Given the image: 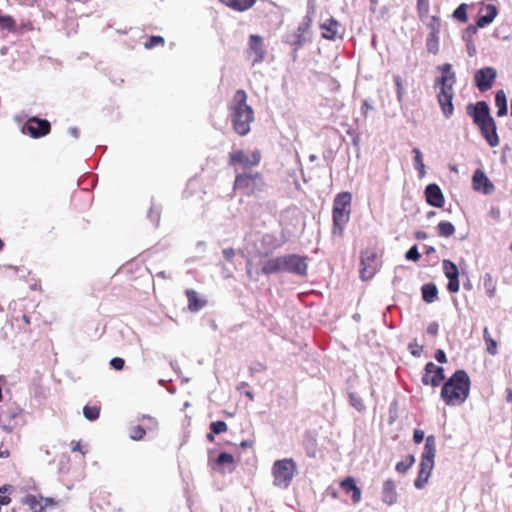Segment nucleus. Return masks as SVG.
Listing matches in <instances>:
<instances>
[{"mask_svg":"<svg viewBox=\"0 0 512 512\" xmlns=\"http://www.w3.org/2000/svg\"><path fill=\"white\" fill-rule=\"evenodd\" d=\"M285 272L295 273L298 275H305L307 271L306 258L291 254L285 255Z\"/></svg>","mask_w":512,"mask_h":512,"instance_id":"nucleus-10","label":"nucleus"},{"mask_svg":"<svg viewBox=\"0 0 512 512\" xmlns=\"http://www.w3.org/2000/svg\"><path fill=\"white\" fill-rule=\"evenodd\" d=\"M352 195L349 192L339 193L333 203V210L335 211H350Z\"/></svg>","mask_w":512,"mask_h":512,"instance_id":"nucleus-25","label":"nucleus"},{"mask_svg":"<svg viewBox=\"0 0 512 512\" xmlns=\"http://www.w3.org/2000/svg\"><path fill=\"white\" fill-rule=\"evenodd\" d=\"M497 77V71L493 67H484L476 71L474 80L476 87L485 92L489 90Z\"/></svg>","mask_w":512,"mask_h":512,"instance_id":"nucleus-6","label":"nucleus"},{"mask_svg":"<svg viewBox=\"0 0 512 512\" xmlns=\"http://www.w3.org/2000/svg\"><path fill=\"white\" fill-rule=\"evenodd\" d=\"M427 333L430 335H436L438 333V324L436 322H432L427 327Z\"/></svg>","mask_w":512,"mask_h":512,"instance_id":"nucleus-60","label":"nucleus"},{"mask_svg":"<svg viewBox=\"0 0 512 512\" xmlns=\"http://www.w3.org/2000/svg\"><path fill=\"white\" fill-rule=\"evenodd\" d=\"M486 343V349H487V352L490 354V355H496L497 354V342L492 338V339H488Z\"/></svg>","mask_w":512,"mask_h":512,"instance_id":"nucleus-55","label":"nucleus"},{"mask_svg":"<svg viewBox=\"0 0 512 512\" xmlns=\"http://www.w3.org/2000/svg\"><path fill=\"white\" fill-rule=\"evenodd\" d=\"M245 91H236L231 105V117L234 130L239 135H245L250 130V124L254 118L253 109L246 104Z\"/></svg>","mask_w":512,"mask_h":512,"instance_id":"nucleus-2","label":"nucleus"},{"mask_svg":"<svg viewBox=\"0 0 512 512\" xmlns=\"http://www.w3.org/2000/svg\"><path fill=\"white\" fill-rule=\"evenodd\" d=\"M435 359L440 362V363H446L447 362V358H446V354L445 352L442 350V349H438L435 353Z\"/></svg>","mask_w":512,"mask_h":512,"instance_id":"nucleus-59","label":"nucleus"},{"mask_svg":"<svg viewBox=\"0 0 512 512\" xmlns=\"http://www.w3.org/2000/svg\"><path fill=\"white\" fill-rule=\"evenodd\" d=\"M453 17L461 22L467 21V5L465 3L460 4L453 12Z\"/></svg>","mask_w":512,"mask_h":512,"instance_id":"nucleus-42","label":"nucleus"},{"mask_svg":"<svg viewBox=\"0 0 512 512\" xmlns=\"http://www.w3.org/2000/svg\"><path fill=\"white\" fill-rule=\"evenodd\" d=\"M427 203L433 207L440 208L444 205V195L437 184H429L425 188Z\"/></svg>","mask_w":512,"mask_h":512,"instance_id":"nucleus-12","label":"nucleus"},{"mask_svg":"<svg viewBox=\"0 0 512 512\" xmlns=\"http://www.w3.org/2000/svg\"><path fill=\"white\" fill-rule=\"evenodd\" d=\"M436 456V440L433 435H429L425 440L424 449L421 455V461L434 462Z\"/></svg>","mask_w":512,"mask_h":512,"instance_id":"nucleus-21","label":"nucleus"},{"mask_svg":"<svg viewBox=\"0 0 512 512\" xmlns=\"http://www.w3.org/2000/svg\"><path fill=\"white\" fill-rule=\"evenodd\" d=\"M285 256L268 260L262 268L263 273L272 274L285 271Z\"/></svg>","mask_w":512,"mask_h":512,"instance_id":"nucleus-22","label":"nucleus"},{"mask_svg":"<svg viewBox=\"0 0 512 512\" xmlns=\"http://www.w3.org/2000/svg\"><path fill=\"white\" fill-rule=\"evenodd\" d=\"M430 33L439 34L441 29V21L437 16H432L427 24Z\"/></svg>","mask_w":512,"mask_h":512,"instance_id":"nucleus-46","label":"nucleus"},{"mask_svg":"<svg viewBox=\"0 0 512 512\" xmlns=\"http://www.w3.org/2000/svg\"><path fill=\"white\" fill-rule=\"evenodd\" d=\"M481 131L482 136L485 138L487 143L491 147H496L499 145V137L497 135V128L495 120L488 119L486 122L477 125Z\"/></svg>","mask_w":512,"mask_h":512,"instance_id":"nucleus-11","label":"nucleus"},{"mask_svg":"<svg viewBox=\"0 0 512 512\" xmlns=\"http://www.w3.org/2000/svg\"><path fill=\"white\" fill-rule=\"evenodd\" d=\"M478 28L479 27L477 26V24L469 25L464 31L463 40L464 41H468V39L472 40V37L477 33Z\"/></svg>","mask_w":512,"mask_h":512,"instance_id":"nucleus-52","label":"nucleus"},{"mask_svg":"<svg viewBox=\"0 0 512 512\" xmlns=\"http://www.w3.org/2000/svg\"><path fill=\"white\" fill-rule=\"evenodd\" d=\"M467 114L473 118L476 125L486 122L493 117L490 114V108L485 101H479L475 105L468 104L466 107Z\"/></svg>","mask_w":512,"mask_h":512,"instance_id":"nucleus-9","label":"nucleus"},{"mask_svg":"<svg viewBox=\"0 0 512 512\" xmlns=\"http://www.w3.org/2000/svg\"><path fill=\"white\" fill-rule=\"evenodd\" d=\"M470 378L465 370H457L444 383L441 398L449 406L460 405L467 399L470 391Z\"/></svg>","mask_w":512,"mask_h":512,"instance_id":"nucleus-1","label":"nucleus"},{"mask_svg":"<svg viewBox=\"0 0 512 512\" xmlns=\"http://www.w3.org/2000/svg\"><path fill=\"white\" fill-rule=\"evenodd\" d=\"M394 83H395L396 90H397V99H398L399 102H402L403 101V97H404V89H403V86H402V78L399 75H395L394 76Z\"/></svg>","mask_w":512,"mask_h":512,"instance_id":"nucleus-50","label":"nucleus"},{"mask_svg":"<svg viewBox=\"0 0 512 512\" xmlns=\"http://www.w3.org/2000/svg\"><path fill=\"white\" fill-rule=\"evenodd\" d=\"M350 219V211H335L333 210V234L341 235L344 226Z\"/></svg>","mask_w":512,"mask_h":512,"instance_id":"nucleus-19","label":"nucleus"},{"mask_svg":"<svg viewBox=\"0 0 512 512\" xmlns=\"http://www.w3.org/2000/svg\"><path fill=\"white\" fill-rule=\"evenodd\" d=\"M43 497L42 496H36L33 494H28L22 499V504L29 506V508L33 511L40 508V505H43L42 503Z\"/></svg>","mask_w":512,"mask_h":512,"instance_id":"nucleus-30","label":"nucleus"},{"mask_svg":"<svg viewBox=\"0 0 512 512\" xmlns=\"http://www.w3.org/2000/svg\"><path fill=\"white\" fill-rule=\"evenodd\" d=\"M495 104L498 107L497 116H505L507 114V97L503 90H498L496 92Z\"/></svg>","mask_w":512,"mask_h":512,"instance_id":"nucleus-28","label":"nucleus"},{"mask_svg":"<svg viewBox=\"0 0 512 512\" xmlns=\"http://www.w3.org/2000/svg\"><path fill=\"white\" fill-rule=\"evenodd\" d=\"M438 233L442 237H450L455 232V227L451 222L442 221L438 224Z\"/></svg>","mask_w":512,"mask_h":512,"instance_id":"nucleus-35","label":"nucleus"},{"mask_svg":"<svg viewBox=\"0 0 512 512\" xmlns=\"http://www.w3.org/2000/svg\"><path fill=\"white\" fill-rule=\"evenodd\" d=\"M71 451L80 452V453L84 454V451L82 450V445H81L80 441L71 442Z\"/></svg>","mask_w":512,"mask_h":512,"instance_id":"nucleus-61","label":"nucleus"},{"mask_svg":"<svg viewBox=\"0 0 512 512\" xmlns=\"http://www.w3.org/2000/svg\"><path fill=\"white\" fill-rule=\"evenodd\" d=\"M15 322L17 323L18 329L27 333L31 332L30 328V317L26 314H23L20 318L15 317Z\"/></svg>","mask_w":512,"mask_h":512,"instance_id":"nucleus-39","label":"nucleus"},{"mask_svg":"<svg viewBox=\"0 0 512 512\" xmlns=\"http://www.w3.org/2000/svg\"><path fill=\"white\" fill-rule=\"evenodd\" d=\"M233 462H234L233 455L226 453V452L220 453L216 459V464L220 467H223L225 465H232Z\"/></svg>","mask_w":512,"mask_h":512,"instance_id":"nucleus-43","label":"nucleus"},{"mask_svg":"<svg viewBox=\"0 0 512 512\" xmlns=\"http://www.w3.org/2000/svg\"><path fill=\"white\" fill-rule=\"evenodd\" d=\"M185 295L188 300V309L191 312H198L207 304V301L194 289H187Z\"/></svg>","mask_w":512,"mask_h":512,"instance_id":"nucleus-17","label":"nucleus"},{"mask_svg":"<svg viewBox=\"0 0 512 512\" xmlns=\"http://www.w3.org/2000/svg\"><path fill=\"white\" fill-rule=\"evenodd\" d=\"M376 254L373 251L366 250L361 254V265H374Z\"/></svg>","mask_w":512,"mask_h":512,"instance_id":"nucleus-45","label":"nucleus"},{"mask_svg":"<svg viewBox=\"0 0 512 512\" xmlns=\"http://www.w3.org/2000/svg\"><path fill=\"white\" fill-rule=\"evenodd\" d=\"M255 3V0H236L235 5L233 6L234 10L244 11L250 7H252Z\"/></svg>","mask_w":512,"mask_h":512,"instance_id":"nucleus-48","label":"nucleus"},{"mask_svg":"<svg viewBox=\"0 0 512 512\" xmlns=\"http://www.w3.org/2000/svg\"><path fill=\"white\" fill-rule=\"evenodd\" d=\"M417 10L420 18L427 16L429 12V0H417Z\"/></svg>","mask_w":512,"mask_h":512,"instance_id":"nucleus-49","label":"nucleus"},{"mask_svg":"<svg viewBox=\"0 0 512 512\" xmlns=\"http://www.w3.org/2000/svg\"><path fill=\"white\" fill-rule=\"evenodd\" d=\"M296 470V464L292 459L277 460L272 469L274 485L280 488H287Z\"/></svg>","mask_w":512,"mask_h":512,"instance_id":"nucleus-4","label":"nucleus"},{"mask_svg":"<svg viewBox=\"0 0 512 512\" xmlns=\"http://www.w3.org/2000/svg\"><path fill=\"white\" fill-rule=\"evenodd\" d=\"M420 253L418 252V248L416 245L412 246L405 254L407 260L410 261H418L420 258Z\"/></svg>","mask_w":512,"mask_h":512,"instance_id":"nucleus-51","label":"nucleus"},{"mask_svg":"<svg viewBox=\"0 0 512 512\" xmlns=\"http://www.w3.org/2000/svg\"><path fill=\"white\" fill-rule=\"evenodd\" d=\"M223 255L227 260H231L234 256V250L232 248L224 249Z\"/></svg>","mask_w":512,"mask_h":512,"instance_id":"nucleus-63","label":"nucleus"},{"mask_svg":"<svg viewBox=\"0 0 512 512\" xmlns=\"http://www.w3.org/2000/svg\"><path fill=\"white\" fill-rule=\"evenodd\" d=\"M486 14L479 16L477 20V26L479 28H484L494 21L497 16L498 10L497 7L493 4H488L484 7Z\"/></svg>","mask_w":512,"mask_h":512,"instance_id":"nucleus-24","label":"nucleus"},{"mask_svg":"<svg viewBox=\"0 0 512 512\" xmlns=\"http://www.w3.org/2000/svg\"><path fill=\"white\" fill-rule=\"evenodd\" d=\"M340 485L346 493H352V500L354 503H358L361 500V490L356 486L354 478L347 477L340 483Z\"/></svg>","mask_w":512,"mask_h":512,"instance_id":"nucleus-23","label":"nucleus"},{"mask_svg":"<svg viewBox=\"0 0 512 512\" xmlns=\"http://www.w3.org/2000/svg\"><path fill=\"white\" fill-rule=\"evenodd\" d=\"M472 181L474 189L482 190L484 194H490L494 190V185L482 170L478 169L474 172Z\"/></svg>","mask_w":512,"mask_h":512,"instance_id":"nucleus-15","label":"nucleus"},{"mask_svg":"<svg viewBox=\"0 0 512 512\" xmlns=\"http://www.w3.org/2000/svg\"><path fill=\"white\" fill-rule=\"evenodd\" d=\"M340 24L334 18H329L324 21L320 28L322 30V37L327 40H336L337 38H341L342 35L339 32Z\"/></svg>","mask_w":512,"mask_h":512,"instance_id":"nucleus-14","label":"nucleus"},{"mask_svg":"<svg viewBox=\"0 0 512 512\" xmlns=\"http://www.w3.org/2000/svg\"><path fill=\"white\" fill-rule=\"evenodd\" d=\"M456 81L455 73H451L450 75H442V77L437 81L440 84V91L438 93V102L441 107V110L446 118H450L453 114V85Z\"/></svg>","mask_w":512,"mask_h":512,"instance_id":"nucleus-3","label":"nucleus"},{"mask_svg":"<svg viewBox=\"0 0 512 512\" xmlns=\"http://www.w3.org/2000/svg\"><path fill=\"white\" fill-rule=\"evenodd\" d=\"M422 298L426 303H433L438 298L437 286L433 283L424 284L421 288Z\"/></svg>","mask_w":512,"mask_h":512,"instance_id":"nucleus-27","label":"nucleus"},{"mask_svg":"<svg viewBox=\"0 0 512 512\" xmlns=\"http://www.w3.org/2000/svg\"><path fill=\"white\" fill-rule=\"evenodd\" d=\"M253 186L254 177L252 175H248L245 173L237 175L234 182V188L236 190H242L247 194H250L253 192Z\"/></svg>","mask_w":512,"mask_h":512,"instance_id":"nucleus-20","label":"nucleus"},{"mask_svg":"<svg viewBox=\"0 0 512 512\" xmlns=\"http://www.w3.org/2000/svg\"><path fill=\"white\" fill-rule=\"evenodd\" d=\"M349 402L358 412H363L366 409L362 398L354 392L349 393Z\"/></svg>","mask_w":512,"mask_h":512,"instance_id":"nucleus-38","label":"nucleus"},{"mask_svg":"<svg viewBox=\"0 0 512 512\" xmlns=\"http://www.w3.org/2000/svg\"><path fill=\"white\" fill-rule=\"evenodd\" d=\"M425 434L424 431L416 429L413 434V440L415 443H421L424 440Z\"/></svg>","mask_w":512,"mask_h":512,"instance_id":"nucleus-58","label":"nucleus"},{"mask_svg":"<svg viewBox=\"0 0 512 512\" xmlns=\"http://www.w3.org/2000/svg\"><path fill=\"white\" fill-rule=\"evenodd\" d=\"M51 131V125L46 119L37 116L28 118L23 126V132L29 134L32 138H41L48 135Z\"/></svg>","mask_w":512,"mask_h":512,"instance_id":"nucleus-5","label":"nucleus"},{"mask_svg":"<svg viewBox=\"0 0 512 512\" xmlns=\"http://www.w3.org/2000/svg\"><path fill=\"white\" fill-rule=\"evenodd\" d=\"M434 468V462H423L420 461V469L418 473V477L416 478L414 482V486L417 489H422L428 482V479L432 473V470Z\"/></svg>","mask_w":512,"mask_h":512,"instance_id":"nucleus-18","label":"nucleus"},{"mask_svg":"<svg viewBox=\"0 0 512 512\" xmlns=\"http://www.w3.org/2000/svg\"><path fill=\"white\" fill-rule=\"evenodd\" d=\"M147 431L143 425L139 424L131 427L129 437L133 441H140L145 437Z\"/></svg>","mask_w":512,"mask_h":512,"instance_id":"nucleus-36","label":"nucleus"},{"mask_svg":"<svg viewBox=\"0 0 512 512\" xmlns=\"http://www.w3.org/2000/svg\"><path fill=\"white\" fill-rule=\"evenodd\" d=\"M110 365L113 369L120 371L124 368L125 361L120 357H114L111 359Z\"/></svg>","mask_w":512,"mask_h":512,"instance_id":"nucleus-54","label":"nucleus"},{"mask_svg":"<svg viewBox=\"0 0 512 512\" xmlns=\"http://www.w3.org/2000/svg\"><path fill=\"white\" fill-rule=\"evenodd\" d=\"M312 39L310 27L303 28V21L299 24L298 28L285 36V42L295 46L296 49L302 47L304 44L309 43Z\"/></svg>","mask_w":512,"mask_h":512,"instance_id":"nucleus-8","label":"nucleus"},{"mask_svg":"<svg viewBox=\"0 0 512 512\" xmlns=\"http://www.w3.org/2000/svg\"><path fill=\"white\" fill-rule=\"evenodd\" d=\"M444 379V369L442 367L435 365L433 362H428L425 365L424 374L421 379L424 385L437 387Z\"/></svg>","mask_w":512,"mask_h":512,"instance_id":"nucleus-7","label":"nucleus"},{"mask_svg":"<svg viewBox=\"0 0 512 512\" xmlns=\"http://www.w3.org/2000/svg\"><path fill=\"white\" fill-rule=\"evenodd\" d=\"M227 429H228V426H227L226 422H224V421H215L210 424V430L216 434L226 432Z\"/></svg>","mask_w":512,"mask_h":512,"instance_id":"nucleus-47","label":"nucleus"},{"mask_svg":"<svg viewBox=\"0 0 512 512\" xmlns=\"http://www.w3.org/2000/svg\"><path fill=\"white\" fill-rule=\"evenodd\" d=\"M362 268L360 270V277L362 280L366 281L373 277L376 272L375 265H361Z\"/></svg>","mask_w":512,"mask_h":512,"instance_id":"nucleus-41","label":"nucleus"},{"mask_svg":"<svg viewBox=\"0 0 512 512\" xmlns=\"http://www.w3.org/2000/svg\"><path fill=\"white\" fill-rule=\"evenodd\" d=\"M101 407L99 405H86L83 408L84 417L89 421H95L99 418Z\"/></svg>","mask_w":512,"mask_h":512,"instance_id":"nucleus-34","label":"nucleus"},{"mask_svg":"<svg viewBox=\"0 0 512 512\" xmlns=\"http://www.w3.org/2000/svg\"><path fill=\"white\" fill-rule=\"evenodd\" d=\"M413 153L415 154V168L419 171V177L422 178L425 175V165L423 163L422 153L418 148H414Z\"/></svg>","mask_w":512,"mask_h":512,"instance_id":"nucleus-37","label":"nucleus"},{"mask_svg":"<svg viewBox=\"0 0 512 512\" xmlns=\"http://www.w3.org/2000/svg\"><path fill=\"white\" fill-rule=\"evenodd\" d=\"M138 420L142 423L141 425H143L144 428L148 431H154L158 429L159 423L153 416L143 414L138 418Z\"/></svg>","mask_w":512,"mask_h":512,"instance_id":"nucleus-32","label":"nucleus"},{"mask_svg":"<svg viewBox=\"0 0 512 512\" xmlns=\"http://www.w3.org/2000/svg\"><path fill=\"white\" fill-rule=\"evenodd\" d=\"M397 493L395 490V484L392 480H387L383 484L382 500L388 505H392L396 502Z\"/></svg>","mask_w":512,"mask_h":512,"instance_id":"nucleus-26","label":"nucleus"},{"mask_svg":"<svg viewBox=\"0 0 512 512\" xmlns=\"http://www.w3.org/2000/svg\"><path fill=\"white\" fill-rule=\"evenodd\" d=\"M447 289L451 293H457L460 289L459 277L448 279Z\"/></svg>","mask_w":512,"mask_h":512,"instance_id":"nucleus-53","label":"nucleus"},{"mask_svg":"<svg viewBox=\"0 0 512 512\" xmlns=\"http://www.w3.org/2000/svg\"><path fill=\"white\" fill-rule=\"evenodd\" d=\"M253 160H251L242 150L235 151L229 156V164L233 167L240 166L243 170L251 168L256 160L255 154H252Z\"/></svg>","mask_w":512,"mask_h":512,"instance_id":"nucleus-13","label":"nucleus"},{"mask_svg":"<svg viewBox=\"0 0 512 512\" xmlns=\"http://www.w3.org/2000/svg\"><path fill=\"white\" fill-rule=\"evenodd\" d=\"M426 47L429 53L436 55L439 52V34L429 33L426 39Z\"/></svg>","mask_w":512,"mask_h":512,"instance_id":"nucleus-31","label":"nucleus"},{"mask_svg":"<svg viewBox=\"0 0 512 512\" xmlns=\"http://www.w3.org/2000/svg\"><path fill=\"white\" fill-rule=\"evenodd\" d=\"M165 40L162 36H151L144 44L146 49H152L157 46H163Z\"/></svg>","mask_w":512,"mask_h":512,"instance_id":"nucleus-44","label":"nucleus"},{"mask_svg":"<svg viewBox=\"0 0 512 512\" xmlns=\"http://www.w3.org/2000/svg\"><path fill=\"white\" fill-rule=\"evenodd\" d=\"M415 462L413 455H408L404 461H400L396 464V470L399 473H405Z\"/></svg>","mask_w":512,"mask_h":512,"instance_id":"nucleus-40","label":"nucleus"},{"mask_svg":"<svg viewBox=\"0 0 512 512\" xmlns=\"http://www.w3.org/2000/svg\"><path fill=\"white\" fill-rule=\"evenodd\" d=\"M286 241L287 238L285 237L284 233H281L280 235H276L274 233H267L262 236L261 240L262 245L266 250L265 253H268L269 251H272L280 247Z\"/></svg>","mask_w":512,"mask_h":512,"instance_id":"nucleus-16","label":"nucleus"},{"mask_svg":"<svg viewBox=\"0 0 512 512\" xmlns=\"http://www.w3.org/2000/svg\"><path fill=\"white\" fill-rule=\"evenodd\" d=\"M415 237L418 239V240H425L428 238V234L424 231H417L416 234H415Z\"/></svg>","mask_w":512,"mask_h":512,"instance_id":"nucleus-64","label":"nucleus"},{"mask_svg":"<svg viewBox=\"0 0 512 512\" xmlns=\"http://www.w3.org/2000/svg\"><path fill=\"white\" fill-rule=\"evenodd\" d=\"M409 348L411 349V354L413 356H416V357H419L421 355L422 350H423V346L422 345H418L416 340H414L413 343L409 344Z\"/></svg>","mask_w":512,"mask_h":512,"instance_id":"nucleus-56","label":"nucleus"},{"mask_svg":"<svg viewBox=\"0 0 512 512\" xmlns=\"http://www.w3.org/2000/svg\"><path fill=\"white\" fill-rule=\"evenodd\" d=\"M465 42H466V49H467L468 55L470 57L475 56V54H476V46L474 45L473 41L468 39V41H465Z\"/></svg>","mask_w":512,"mask_h":512,"instance_id":"nucleus-57","label":"nucleus"},{"mask_svg":"<svg viewBox=\"0 0 512 512\" xmlns=\"http://www.w3.org/2000/svg\"><path fill=\"white\" fill-rule=\"evenodd\" d=\"M439 69L442 71L443 75H450L452 72V65L449 63H445L442 66L439 67Z\"/></svg>","mask_w":512,"mask_h":512,"instance_id":"nucleus-62","label":"nucleus"},{"mask_svg":"<svg viewBox=\"0 0 512 512\" xmlns=\"http://www.w3.org/2000/svg\"><path fill=\"white\" fill-rule=\"evenodd\" d=\"M443 271L448 279L459 277V270L457 265L450 260H443L442 262Z\"/></svg>","mask_w":512,"mask_h":512,"instance_id":"nucleus-29","label":"nucleus"},{"mask_svg":"<svg viewBox=\"0 0 512 512\" xmlns=\"http://www.w3.org/2000/svg\"><path fill=\"white\" fill-rule=\"evenodd\" d=\"M316 10V1L315 0H308L307 3V13L305 17L303 18V28L311 27L313 16L315 14Z\"/></svg>","mask_w":512,"mask_h":512,"instance_id":"nucleus-33","label":"nucleus"}]
</instances>
